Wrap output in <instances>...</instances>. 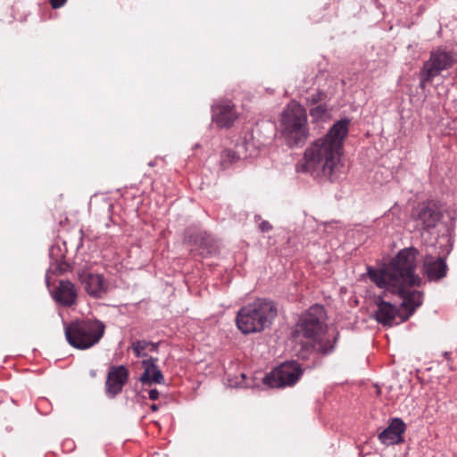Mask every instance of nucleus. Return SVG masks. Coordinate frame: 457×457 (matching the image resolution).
Here are the masks:
<instances>
[{
    "label": "nucleus",
    "instance_id": "nucleus-1",
    "mask_svg": "<svg viewBox=\"0 0 457 457\" xmlns=\"http://www.w3.org/2000/svg\"><path fill=\"white\" fill-rule=\"evenodd\" d=\"M417 250L413 247L401 250L390 264L379 270L369 269L370 279L379 287H385L402 299V307L408 312L402 321L409 318L422 303V294L411 287L419 286L420 278L414 274Z\"/></svg>",
    "mask_w": 457,
    "mask_h": 457
},
{
    "label": "nucleus",
    "instance_id": "nucleus-2",
    "mask_svg": "<svg viewBox=\"0 0 457 457\" xmlns=\"http://www.w3.org/2000/svg\"><path fill=\"white\" fill-rule=\"evenodd\" d=\"M348 124V120H338L325 136L312 142L305 148L302 161L297 163L296 171L333 181L339 172Z\"/></svg>",
    "mask_w": 457,
    "mask_h": 457
},
{
    "label": "nucleus",
    "instance_id": "nucleus-3",
    "mask_svg": "<svg viewBox=\"0 0 457 457\" xmlns=\"http://www.w3.org/2000/svg\"><path fill=\"white\" fill-rule=\"evenodd\" d=\"M277 314L276 304L271 300L259 298L237 312L236 322L242 333H257L269 328Z\"/></svg>",
    "mask_w": 457,
    "mask_h": 457
},
{
    "label": "nucleus",
    "instance_id": "nucleus-4",
    "mask_svg": "<svg viewBox=\"0 0 457 457\" xmlns=\"http://www.w3.org/2000/svg\"><path fill=\"white\" fill-rule=\"evenodd\" d=\"M279 131L289 146L303 144L310 136L306 110L297 102H290L283 110Z\"/></svg>",
    "mask_w": 457,
    "mask_h": 457
},
{
    "label": "nucleus",
    "instance_id": "nucleus-5",
    "mask_svg": "<svg viewBox=\"0 0 457 457\" xmlns=\"http://www.w3.org/2000/svg\"><path fill=\"white\" fill-rule=\"evenodd\" d=\"M104 330L105 325L101 320H76L65 326V337L72 347L85 350L96 345Z\"/></svg>",
    "mask_w": 457,
    "mask_h": 457
},
{
    "label": "nucleus",
    "instance_id": "nucleus-6",
    "mask_svg": "<svg viewBox=\"0 0 457 457\" xmlns=\"http://www.w3.org/2000/svg\"><path fill=\"white\" fill-rule=\"evenodd\" d=\"M302 369L298 362L287 361L272 370L262 381L271 388H280L294 386L302 376Z\"/></svg>",
    "mask_w": 457,
    "mask_h": 457
},
{
    "label": "nucleus",
    "instance_id": "nucleus-7",
    "mask_svg": "<svg viewBox=\"0 0 457 457\" xmlns=\"http://www.w3.org/2000/svg\"><path fill=\"white\" fill-rule=\"evenodd\" d=\"M325 316L323 306H312L300 319L294 337L297 338L302 335L305 338L315 339L322 330Z\"/></svg>",
    "mask_w": 457,
    "mask_h": 457
},
{
    "label": "nucleus",
    "instance_id": "nucleus-8",
    "mask_svg": "<svg viewBox=\"0 0 457 457\" xmlns=\"http://www.w3.org/2000/svg\"><path fill=\"white\" fill-rule=\"evenodd\" d=\"M454 62L451 53L440 49L432 52L429 60L423 67L421 85L424 87L426 82L431 81L442 71L449 69Z\"/></svg>",
    "mask_w": 457,
    "mask_h": 457
},
{
    "label": "nucleus",
    "instance_id": "nucleus-9",
    "mask_svg": "<svg viewBox=\"0 0 457 457\" xmlns=\"http://www.w3.org/2000/svg\"><path fill=\"white\" fill-rule=\"evenodd\" d=\"M413 217L418 227L429 230L436 226L442 218V213L435 203L426 202L418 205Z\"/></svg>",
    "mask_w": 457,
    "mask_h": 457
},
{
    "label": "nucleus",
    "instance_id": "nucleus-10",
    "mask_svg": "<svg viewBox=\"0 0 457 457\" xmlns=\"http://www.w3.org/2000/svg\"><path fill=\"white\" fill-rule=\"evenodd\" d=\"M79 280L86 292L95 298H102L108 291V283L100 274L82 272Z\"/></svg>",
    "mask_w": 457,
    "mask_h": 457
},
{
    "label": "nucleus",
    "instance_id": "nucleus-11",
    "mask_svg": "<svg viewBox=\"0 0 457 457\" xmlns=\"http://www.w3.org/2000/svg\"><path fill=\"white\" fill-rule=\"evenodd\" d=\"M235 105L230 101H222L212 106V121L220 128H228L237 120Z\"/></svg>",
    "mask_w": 457,
    "mask_h": 457
},
{
    "label": "nucleus",
    "instance_id": "nucleus-12",
    "mask_svg": "<svg viewBox=\"0 0 457 457\" xmlns=\"http://www.w3.org/2000/svg\"><path fill=\"white\" fill-rule=\"evenodd\" d=\"M406 425L400 418L391 420L388 426L378 434L379 441L386 445L401 444L404 441L403 434Z\"/></svg>",
    "mask_w": 457,
    "mask_h": 457
},
{
    "label": "nucleus",
    "instance_id": "nucleus-13",
    "mask_svg": "<svg viewBox=\"0 0 457 457\" xmlns=\"http://www.w3.org/2000/svg\"><path fill=\"white\" fill-rule=\"evenodd\" d=\"M128 378L129 371L123 365L112 367L108 371L105 382L107 395L114 397L120 393Z\"/></svg>",
    "mask_w": 457,
    "mask_h": 457
},
{
    "label": "nucleus",
    "instance_id": "nucleus-14",
    "mask_svg": "<svg viewBox=\"0 0 457 457\" xmlns=\"http://www.w3.org/2000/svg\"><path fill=\"white\" fill-rule=\"evenodd\" d=\"M52 296L59 304L70 307L76 303L78 294L73 283L69 280H60L52 292Z\"/></svg>",
    "mask_w": 457,
    "mask_h": 457
},
{
    "label": "nucleus",
    "instance_id": "nucleus-15",
    "mask_svg": "<svg viewBox=\"0 0 457 457\" xmlns=\"http://www.w3.org/2000/svg\"><path fill=\"white\" fill-rule=\"evenodd\" d=\"M156 358L150 357L142 361L144 372L141 374L139 380L144 385L164 384V378L159 370Z\"/></svg>",
    "mask_w": 457,
    "mask_h": 457
},
{
    "label": "nucleus",
    "instance_id": "nucleus-16",
    "mask_svg": "<svg viewBox=\"0 0 457 457\" xmlns=\"http://www.w3.org/2000/svg\"><path fill=\"white\" fill-rule=\"evenodd\" d=\"M424 272L429 280H440L446 276L447 265L441 257L426 255L424 258Z\"/></svg>",
    "mask_w": 457,
    "mask_h": 457
},
{
    "label": "nucleus",
    "instance_id": "nucleus-17",
    "mask_svg": "<svg viewBox=\"0 0 457 457\" xmlns=\"http://www.w3.org/2000/svg\"><path fill=\"white\" fill-rule=\"evenodd\" d=\"M377 306L378 310L375 313L377 321L384 326H392L397 314L396 307L382 300L377 303Z\"/></svg>",
    "mask_w": 457,
    "mask_h": 457
},
{
    "label": "nucleus",
    "instance_id": "nucleus-18",
    "mask_svg": "<svg viewBox=\"0 0 457 457\" xmlns=\"http://www.w3.org/2000/svg\"><path fill=\"white\" fill-rule=\"evenodd\" d=\"M249 146L252 145L246 142H241L236 145L235 150H226L223 153V160L234 162L237 160L245 159L253 155V152H249Z\"/></svg>",
    "mask_w": 457,
    "mask_h": 457
},
{
    "label": "nucleus",
    "instance_id": "nucleus-19",
    "mask_svg": "<svg viewBox=\"0 0 457 457\" xmlns=\"http://www.w3.org/2000/svg\"><path fill=\"white\" fill-rule=\"evenodd\" d=\"M130 348L137 357H145L147 355L146 351H157L158 344L146 340H136L132 342Z\"/></svg>",
    "mask_w": 457,
    "mask_h": 457
},
{
    "label": "nucleus",
    "instance_id": "nucleus-20",
    "mask_svg": "<svg viewBox=\"0 0 457 457\" xmlns=\"http://www.w3.org/2000/svg\"><path fill=\"white\" fill-rule=\"evenodd\" d=\"M310 115L316 121L323 120L328 115V108L325 104H318L310 110Z\"/></svg>",
    "mask_w": 457,
    "mask_h": 457
},
{
    "label": "nucleus",
    "instance_id": "nucleus-21",
    "mask_svg": "<svg viewBox=\"0 0 457 457\" xmlns=\"http://www.w3.org/2000/svg\"><path fill=\"white\" fill-rule=\"evenodd\" d=\"M326 98V94L321 90H316L306 97L307 104H317Z\"/></svg>",
    "mask_w": 457,
    "mask_h": 457
},
{
    "label": "nucleus",
    "instance_id": "nucleus-22",
    "mask_svg": "<svg viewBox=\"0 0 457 457\" xmlns=\"http://www.w3.org/2000/svg\"><path fill=\"white\" fill-rule=\"evenodd\" d=\"M259 227L262 232H269L272 228L271 225L267 220L262 221Z\"/></svg>",
    "mask_w": 457,
    "mask_h": 457
},
{
    "label": "nucleus",
    "instance_id": "nucleus-23",
    "mask_svg": "<svg viewBox=\"0 0 457 457\" xmlns=\"http://www.w3.org/2000/svg\"><path fill=\"white\" fill-rule=\"evenodd\" d=\"M67 0H51V5L53 8H60L62 7Z\"/></svg>",
    "mask_w": 457,
    "mask_h": 457
},
{
    "label": "nucleus",
    "instance_id": "nucleus-24",
    "mask_svg": "<svg viewBox=\"0 0 457 457\" xmlns=\"http://www.w3.org/2000/svg\"><path fill=\"white\" fill-rule=\"evenodd\" d=\"M198 238L201 239V244L200 245L202 246L204 244V238L202 237V236H195V237H194L193 236H190L189 237V242H194V244H198Z\"/></svg>",
    "mask_w": 457,
    "mask_h": 457
},
{
    "label": "nucleus",
    "instance_id": "nucleus-25",
    "mask_svg": "<svg viewBox=\"0 0 457 457\" xmlns=\"http://www.w3.org/2000/svg\"><path fill=\"white\" fill-rule=\"evenodd\" d=\"M159 397V391L157 389H151L149 391V398L153 401L158 399Z\"/></svg>",
    "mask_w": 457,
    "mask_h": 457
},
{
    "label": "nucleus",
    "instance_id": "nucleus-26",
    "mask_svg": "<svg viewBox=\"0 0 457 457\" xmlns=\"http://www.w3.org/2000/svg\"><path fill=\"white\" fill-rule=\"evenodd\" d=\"M332 350H333V346H332V345H329V346H324V347H321V348H320V351H321L323 353H330Z\"/></svg>",
    "mask_w": 457,
    "mask_h": 457
},
{
    "label": "nucleus",
    "instance_id": "nucleus-27",
    "mask_svg": "<svg viewBox=\"0 0 457 457\" xmlns=\"http://www.w3.org/2000/svg\"><path fill=\"white\" fill-rule=\"evenodd\" d=\"M150 408H151V410H152L153 411H156L158 410V408H159V407H158V405H157V404L153 403V404L150 406Z\"/></svg>",
    "mask_w": 457,
    "mask_h": 457
},
{
    "label": "nucleus",
    "instance_id": "nucleus-28",
    "mask_svg": "<svg viewBox=\"0 0 457 457\" xmlns=\"http://www.w3.org/2000/svg\"><path fill=\"white\" fill-rule=\"evenodd\" d=\"M448 354H449V353H448L447 352H445V353H444L445 357H446V358L448 357Z\"/></svg>",
    "mask_w": 457,
    "mask_h": 457
},
{
    "label": "nucleus",
    "instance_id": "nucleus-29",
    "mask_svg": "<svg viewBox=\"0 0 457 457\" xmlns=\"http://www.w3.org/2000/svg\"><path fill=\"white\" fill-rule=\"evenodd\" d=\"M46 284H47V287H49V280H48V278H46Z\"/></svg>",
    "mask_w": 457,
    "mask_h": 457
},
{
    "label": "nucleus",
    "instance_id": "nucleus-30",
    "mask_svg": "<svg viewBox=\"0 0 457 457\" xmlns=\"http://www.w3.org/2000/svg\"><path fill=\"white\" fill-rule=\"evenodd\" d=\"M198 254L202 255L204 253L202 251H198Z\"/></svg>",
    "mask_w": 457,
    "mask_h": 457
}]
</instances>
